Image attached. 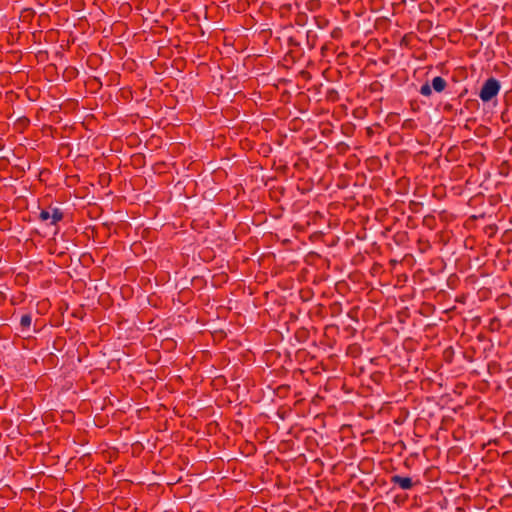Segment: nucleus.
<instances>
[{
	"instance_id": "f03ea898",
	"label": "nucleus",
	"mask_w": 512,
	"mask_h": 512,
	"mask_svg": "<svg viewBox=\"0 0 512 512\" xmlns=\"http://www.w3.org/2000/svg\"><path fill=\"white\" fill-rule=\"evenodd\" d=\"M393 485L399 486L403 490H409L413 487V482L410 477H403L400 475H393L390 479Z\"/></svg>"
},
{
	"instance_id": "7ed1b4c3",
	"label": "nucleus",
	"mask_w": 512,
	"mask_h": 512,
	"mask_svg": "<svg viewBox=\"0 0 512 512\" xmlns=\"http://www.w3.org/2000/svg\"><path fill=\"white\" fill-rule=\"evenodd\" d=\"M50 209V216H51V219H50V225H54L56 226L60 221L63 220L64 218V213L61 209L57 208V207H49Z\"/></svg>"
},
{
	"instance_id": "39448f33",
	"label": "nucleus",
	"mask_w": 512,
	"mask_h": 512,
	"mask_svg": "<svg viewBox=\"0 0 512 512\" xmlns=\"http://www.w3.org/2000/svg\"><path fill=\"white\" fill-rule=\"evenodd\" d=\"M346 354L352 358H358L362 354V347L359 343H352L346 349Z\"/></svg>"
},
{
	"instance_id": "9b49d317",
	"label": "nucleus",
	"mask_w": 512,
	"mask_h": 512,
	"mask_svg": "<svg viewBox=\"0 0 512 512\" xmlns=\"http://www.w3.org/2000/svg\"><path fill=\"white\" fill-rule=\"evenodd\" d=\"M50 210H45V209H42L39 213V219L41 221H48L51 219V216H50Z\"/></svg>"
},
{
	"instance_id": "1a4fd4ad",
	"label": "nucleus",
	"mask_w": 512,
	"mask_h": 512,
	"mask_svg": "<svg viewBox=\"0 0 512 512\" xmlns=\"http://www.w3.org/2000/svg\"><path fill=\"white\" fill-rule=\"evenodd\" d=\"M314 19H315L316 25L320 29L327 27L329 24V21L325 17L318 16V17H315Z\"/></svg>"
},
{
	"instance_id": "f8f14e48",
	"label": "nucleus",
	"mask_w": 512,
	"mask_h": 512,
	"mask_svg": "<svg viewBox=\"0 0 512 512\" xmlns=\"http://www.w3.org/2000/svg\"><path fill=\"white\" fill-rule=\"evenodd\" d=\"M337 149L339 153H345L349 149V146L342 142L338 144Z\"/></svg>"
},
{
	"instance_id": "6e6552de",
	"label": "nucleus",
	"mask_w": 512,
	"mask_h": 512,
	"mask_svg": "<svg viewBox=\"0 0 512 512\" xmlns=\"http://www.w3.org/2000/svg\"><path fill=\"white\" fill-rule=\"evenodd\" d=\"M420 93L423 96L430 97L432 94V87L429 82L424 83L420 88Z\"/></svg>"
},
{
	"instance_id": "423d86ee",
	"label": "nucleus",
	"mask_w": 512,
	"mask_h": 512,
	"mask_svg": "<svg viewBox=\"0 0 512 512\" xmlns=\"http://www.w3.org/2000/svg\"><path fill=\"white\" fill-rule=\"evenodd\" d=\"M32 317L30 314H24L21 316L20 325L22 329H28L31 326Z\"/></svg>"
},
{
	"instance_id": "f257e3e1",
	"label": "nucleus",
	"mask_w": 512,
	"mask_h": 512,
	"mask_svg": "<svg viewBox=\"0 0 512 512\" xmlns=\"http://www.w3.org/2000/svg\"><path fill=\"white\" fill-rule=\"evenodd\" d=\"M500 88L499 80L490 77L483 83L479 97L484 103H487L498 95Z\"/></svg>"
},
{
	"instance_id": "0eeeda50",
	"label": "nucleus",
	"mask_w": 512,
	"mask_h": 512,
	"mask_svg": "<svg viewBox=\"0 0 512 512\" xmlns=\"http://www.w3.org/2000/svg\"><path fill=\"white\" fill-rule=\"evenodd\" d=\"M454 356V349L452 347H448L443 351V358L446 362L451 363Z\"/></svg>"
},
{
	"instance_id": "ddd939ff",
	"label": "nucleus",
	"mask_w": 512,
	"mask_h": 512,
	"mask_svg": "<svg viewBox=\"0 0 512 512\" xmlns=\"http://www.w3.org/2000/svg\"><path fill=\"white\" fill-rule=\"evenodd\" d=\"M443 109H444V111H446V112H452V111H453V105H452V104H450V103H446V104L444 105V108H443Z\"/></svg>"
},
{
	"instance_id": "20e7f679",
	"label": "nucleus",
	"mask_w": 512,
	"mask_h": 512,
	"mask_svg": "<svg viewBox=\"0 0 512 512\" xmlns=\"http://www.w3.org/2000/svg\"><path fill=\"white\" fill-rule=\"evenodd\" d=\"M446 86H447V82L441 76H437V77L433 78L432 83H431V87L437 93L443 92L445 90Z\"/></svg>"
},
{
	"instance_id": "9d476101",
	"label": "nucleus",
	"mask_w": 512,
	"mask_h": 512,
	"mask_svg": "<svg viewBox=\"0 0 512 512\" xmlns=\"http://www.w3.org/2000/svg\"><path fill=\"white\" fill-rule=\"evenodd\" d=\"M307 43L311 49L316 45V35L312 34V31L307 32Z\"/></svg>"
}]
</instances>
